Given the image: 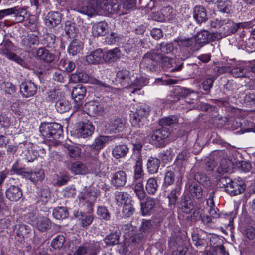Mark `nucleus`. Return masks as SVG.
Listing matches in <instances>:
<instances>
[{"mask_svg":"<svg viewBox=\"0 0 255 255\" xmlns=\"http://www.w3.org/2000/svg\"><path fill=\"white\" fill-rule=\"evenodd\" d=\"M64 97L63 92L59 89H54L47 92V100L51 102H57Z\"/></svg>","mask_w":255,"mask_h":255,"instance_id":"nucleus-39","label":"nucleus"},{"mask_svg":"<svg viewBox=\"0 0 255 255\" xmlns=\"http://www.w3.org/2000/svg\"><path fill=\"white\" fill-rule=\"evenodd\" d=\"M134 180H143V173L142 168V163L140 159H138L134 167Z\"/></svg>","mask_w":255,"mask_h":255,"instance_id":"nucleus-50","label":"nucleus"},{"mask_svg":"<svg viewBox=\"0 0 255 255\" xmlns=\"http://www.w3.org/2000/svg\"><path fill=\"white\" fill-rule=\"evenodd\" d=\"M194 205L190 200H185L182 201L181 210L183 212L189 214L194 209Z\"/></svg>","mask_w":255,"mask_h":255,"instance_id":"nucleus-60","label":"nucleus"},{"mask_svg":"<svg viewBox=\"0 0 255 255\" xmlns=\"http://www.w3.org/2000/svg\"><path fill=\"white\" fill-rule=\"evenodd\" d=\"M108 32V24L106 22L101 21L94 23L92 27V33L94 36H102Z\"/></svg>","mask_w":255,"mask_h":255,"instance_id":"nucleus-22","label":"nucleus"},{"mask_svg":"<svg viewBox=\"0 0 255 255\" xmlns=\"http://www.w3.org/2000/svg\"><path fill=\"white\" fill-rule=\"evenodd\" d=\"M6 196L11 201H17L22 197V191L18 186L11 185L6 191Z\"/></svg>","mask_w":255,"mask_h":255,"instance_id":"nucleus-17","label":"nucleus"},{"mask_svg":"<svg viewBox=\"0 0 255 255\" xmlns=\"http://www.w3.org/2000/svg\"><path fill=\"white\" fill-rule=\"evenodd\" d=\"M150 111V109L148 105H142L139 106L131 119L132 126L136 128L143 126Z\"/></svg>","mask_w":255,"mask_h":255,"instance_id":"nucleus-5","label":"nucleus"},{"mask_svg":"<svg viewBox=\"0 0 255 255\" xmlns=\"http://www.w3.org/2000/svg\"><path fill=\"white\" fill-rule=\"evenodd\" d=\"M220 182L225 185V191L231 196H236L243 193L246 187L244 182L241 179H235L232 180L229 178H223Z\"/></svg>","mask_w":255,"mask_h":255,"instance_id":"nucleus-3","label":"nucleus"},{"mask_svg":"<svg viewBox=\"0 0 255 255\" xmlns=\"http://www.w3.org/2000/svg\"><path fill=\"white\" fill-rule=\"evenodd\" d=\"M55 107L58 112L62 113L68 111L71 106L69 101L66 100L64 97L61 99L57 101L55 104Z\"/></svg>","mask_w":255,"mask_h":255,"instance_id":"nucleus-45","label":"nucleus"},{"mask_svg":"<svg viewBox=\"0 0 255 255\" xmlns=\"http://www.w3.org/2000/svg\"><path fill=\"white\" fill-rule=\"evenodd\" d=\"M96 245V243H86L79 246L74 253L73 255H84L88 253L89 251L95 250L97 248Z\"/></svg>","mask_w":255,"mask_h":255,"instance_id":"nucleus-33","label":"nucleus"},{"mask_svg":"<svg viewBox=\"0 0 255 255\" xmlns=\"http://www.w3.org/2000/svg\"><path fill=\"white\" fill-rule=\"evenodd\" d=\"M194 18L199 23L205 22L207 19V13L205 9L202 6H196L194 8Z\"/></svg>","mask_w":255,"mask_h":255,"instance_id":"nucleus-28","label":"nucleus"},{"mask_svg":"<svg viewBox=\"0 0 255 255\" xmlns=\"http://www.w3.org/2000/svg\"><path fill=\"white\" fill-rule=\"evenodd\" d=\"M38 43L39 39L37 36L29 34L22 39L21 45L25 50H29L33 46L38 45Z\"/></svg>","mask_w":255,"mask_h":255,"instance_id":"nucleus-20","label":"nucleus"},{"mask_svg":"<svg viewBox=\"0 0 255 255\" xmlns=\"http://www.w3.org/2000/svg\"><path fill=\"white\" fill-rule=\"evenodd\" d=\"M160 164V160L154 157H150L147 163L148 171L151 174H154L157 172Z\"/></svg>","mask_w":255,"mask_h":255,"instance_id":"nucleus-40","label":"nucleus"},{"mask_svg":"<svg viewBox=\"0 0 255 255\" xmlns=\"http://www.w3.org/2000/svg\"><path fill=\"white\" fill-rule=\"evenodd\" d=\"M75 217L79 218L81 220V224L82 227L89 226L91 224L93 220V217L92 215H85L84 214H82L81 212L79 214L77 213L75 215Z\"/></svg>","mask_w":255,"mask_h":255,"instance_id":"nucleus-52","label":"nucleus"},{"mask_svg":"<svg viewBox=\"0 0 255 255\" xmlns=\"http://www.w3.org/2000/svg\"><path fill=\"white\" fill-rule=\"evenodd\" d=\"M120 7L121 5L116 0L115 2H108V0H84L82 5L78 8V11L90 16L97 12L101 14L109 15L118 13Z\"/></svg>","mask_w":255,"mask_h":255,"instance_id":"nucleus-1","label":"nucleus"},{"mask_svg":"<svg viewBox=\"0 0 255 255\" xmlns=\"http://www.w3.org/2000/svg\"><path fill=\"white\" fill-rule=\"evenodd\" d=\"M143 180H134L133 185H134V191L136 196L140 200L144 199L146 197V193L144 191Z\"/></svg>","mask_w":255,"mask_h":255,"instance_id":"nucleus-34","label":"nucleus"},{"mask_svg":"<svg viewBox=\"0 0 255 255\" xmlns=\"http://www.w3.org/2000/svg\"><path fill=\"white\" fill-rule=\"evenodd\" d=\"M86 93V87L81 85H78L73 88L72 91V96L75 102L74 108L76 110L82 109L83 108V104L82 100L84 99Z\"/></svg>","mask_w":255,"mask_h":255,"instance_id":"nucleus-9","label":"nucleus"},{"mask_svg":"<svg viewBox=\"0 0 255 255\" xmlns=\"http://www.w3.org/2000/svg\"><path fill=\"white\" fill-rule=\"evenodd\" d=\"M129 149L125 144L118 145L112 150V155L116 159L124 157L128 152Z\"/></svg>","mask_w":255,"mask_h":255,"instance_id":"nucleus-32","label":"nucleus"},{"mask_svg":"<svg viewBox=\"0 0 255 255\" xmlns=\"http://www.w3.org/2000/svg\"><path fill=\"white\" fill-rule=\"evenodd\" d=\"M24 105L25 104L20 100H16L12 103L11 109L17 116L23 117L25 115Z\"/></svg>","mask_w":255,"mask_h":255,"instance_id":"nucleus-44","label":"nucleus"},{"mask_svg":"<svg viewBox=\"0 0 255 255\" xmlns=\"http://www.w3.org/2000/svg\"><path fill=\"white\" fill-rule=\"evenodd\" d=\"M179 195V191L177 189H174L172 190L170 194L168 195L169 199V205L171 206H174L176 203L178 198V195Z\"/></svg>","mask_w":255,"mask_h":255,"instance_id":"nucleus-64","label":"nucleus"},{"mask_svg":"<svg viewBox=\"0 0 255 255\" xmlns=\"http://www.w3.org/2000/svg\"><path fill=\"white\" fill-rule=\"evenodd\" d=\"M53 216L57 219H63L68 217V212L65 207H58L53 210Z\"/></svg>","mask_w":255,"mask_h":255,"instance_id":"nucleus-48","label":"nucleus"},{"mask_svg":"<svg viewBox=\"0 0 255 255\" xmlns=\"http://www.w3.org/2000/svg\"><path fill=\"white\" fill-rule=\"evenodd\" d=\"M56 37L53 34H47L43 39V44L49 48H54Z\"/></svg>","mask_w":255,"mask_h":255,"instance_id":"nucleus-59","label":"nucleus"},{"mask_svg":"<svg viewBox=\"0 0 255 255\" xmlns=\"http://www.w3.org/2000/svg\"><path fill=\"white\" fill-rule=\"evenodd\" d=\"M20 92L23 97H30L36 94L37 92V87L32 81L30 80L25 81L21 84Z\"/></svg>","mask_w":255,"mask_h":255,"instance_id":"nucleus-13","label":"nucleus"},{"mask_svg":"<svg viewBox=\"0 0 255 255\" xmlns=\"http://www.w3.org/2000/svg\"><path fill=\"white\" fill-rule=\"evenodd\" d=\"M162 14L169 21H172L175 18V12L170 6L164 7L162 10Z\"/></svg>","mask_w":255,"mask_h":255,"instance_id":"nucleus-55","label":"nucleus"},{"mask_svg":"<svg viewBox=\"0 0 255 255\" xmlns=\"http://www.w3.org/2000/svg\"><path fill=\"white\" fill-rule=\"evenodd\" d=\"M66 35L70 38H75L78 33V29L76 28L74 23L68 21L65 24L64 28Z\"/></svg>","mask_w":255,"mask_h":255,"instance_id":"nucleus-43","label":"nucleus"},{"mask_svg":"<svg viewBox=\"0 0 255 255\" xmlns=\"http://www.w3.org/2000/svg\"><path fill=\"white\" fill-rule=\"evenodd\" d=\"M158 187L156 180L155 178H150L147 180L145 188L148 194L154 195L157 190Z\"/></svg>","mask_w":255,"mask_h":255,"instance_id":"nucleus-47","label":"nucleus"},{"mask_svg":"<svg viewBox=\"0 0 255 255\" xmlns=\"http://www.w3.org/2000/svg\"><path fill=\"white\" fill-rule=\"evenodd\" d=\"M175 178V175L173 171H167L164 177L163 186L167 187L173 184L174 182Z\"/></svg>","mask_w":255,"mask_h":255,"instance_id":"nucleus-58","label":"nucleus"},{"mask_svg":"<svg viewBox=\"0 0 255 255\" xmlns=\"http://www.w3.org/2000/svg\"><path fill=\"white\" fill-rule=\"evenodd\" d=\"M157 52H158V51L160 50L163 53L168 54L171 53L173 50V45L171 43H163L160 45L159 47H157Z\"/></svg>","mask_w":255,"mask_h":255,"instance_id":"nucleus-63","label":"nucleus"},{"mask_svg":"<svg viewBox=\"0 0 255 255\" xmlns=\"http://www.w3.org/2000/svg\"><path fill=\"white\" fill-rule=\"evenodd\" d=\"M71 172L76 175H85L88 173V169L85 164L80 161H76L71 164Z\"/></svg>","mask_w":255,"mask_h":255,"instance_id":"nucleus-29","label":"nucleus"},{"mask_svg":"<svg viewBox=\"0 0 255 255\" xmlns=\"http://www.w3.org/2000/svg\"><path fill=\"white\" fill-rule=\"evenodd\" d=\"M134 212V208L130 202L124 205L122 214L125 217H128L131 216Z\"/></svg>","mask_w":255,"mask_h":255,"instance_id":"nucleus-61","label":"nucleus"},{"mask_svg":"<svg viewBox=\"0 0 255 255\" xmlns=\"http://www.w3.org/2000/svg\"><path fill=\"white\" fill-rule=\"evenodd\" d=\"M61 21V14L58 12H50L47 15L45 24L51 28L58 25Z\"/></svg>","mask_w":255,"mask_h":255,"instance_id":"nucleus-21","label":"nucleus"},{"mask_svg":"<svg viewBox=\"0 0 255 255\" xmlns=\"http://www.w3.org/2000/svg\"><path fill=\"white\" fill-rule=\"evenodd\" d=\"M82 48V43L79 40L75 39L71 42L68 48V51L70 54L74 56L79 53Z\"/></svg>","mask_w":255,"mask_h":255,"instance_id":"nucleus-36","label":"nucleus"},{"mask_svg":"<svg viewBox=\"0 0 255 255\" xmlns=\"http://www.w3.org/2000/svg\"><path fill=\"white\" fill-rule=\"evenodd\" d=\"M36 55L40 60L46 63H51L55 59L54 55L44 48H39Z\"/></svg>","mask_w":255,"mask_h":255,"instance_id":"nucleus-26","label":"nucleus"},{"mask_svg":"<svg viewBox=\"0 0 255 255\" xmlns=\"http://www.w3.org/2000/svg\"><path fill=\"white\" fill-rule=\"evenodd\" d=\"M113 137L108 136H100L97 137L92 145L87 147V148L93 149L95 150H99L103 148L105 144L109 141L113 140Z\"/></svg>","mask_w":255,"mask_h":255,"instance_id":"nucleus-23","label":"nucleus"},{"mask_svg":"<svg viewBox=\"0 0 255 255\" xmlns=\"http://www.w3.org/2000/svg\"><path fill=\"white\" fill-rule=\"evenodd\" d=\"M79 198L80 200L85 201L91 206L96 201L97 195L95 192L86 191L84 193H81L79 195Z\"/></svg>","mask_w":255,"mask_h":255,"instance_id":"nucleus-41","label":"nucleus"},{"mask_svg":"<svg viewBox=\"0 0 255 255\" xmlns=\"http://www.w3.org/2000/svg\"><path fill=\"white\" fill-rule=\"evenodd\" d=\"M39 131L45 138L56 140L62 133V128L56 123H43L39 127Z\"/></svg>","mask_w":255,"mask_h":255,"instance_id":"nucleus-2","label":"nucleus"},{"mask_svg":"<svg viewBox=\"0 0 255 255\" xmlns=\"http://www.w3.org/2000/svg\"><path fill=\"white\" fill-rule=\"evenodd\" d=\"M95 128L92 123L89 121L80 123L77 130L78 137L86 138L91 136L94 131Z\"/></svg>","mask_w":255,"mask_h":255,"instance_id":"nucleus-14","label":"nucleus"},{"mask_svg":"<svg viewBox=\"0 0 255 255\" xmlns=\"http://www.w3.org/2000/svg\"><path fill=\"white\" fill-rule=\"evenodd\" d=\"M115 199L119 206L126 204L131 202L130 195L127 192H117L116 193Z\"/></svg>","mask_w":255,"mask_h":255,"instance_id":"nucleus-42","label":"nucleus"},{"mask_svg":"<svg viewBox=\"0 0 255 255\" xmlns=\"http://www.w3.org/2000/svg\"><path fill=\"white\" fill-rule=\"evenodd\" d=\"M66 153L71 158H77L80 156L81 149L78 146L74 144H65L64 146Z\"/></svg>","mask_w":255,"mask_h":255,"instance_id":"nucleus-38","label":"nucleus"},{"mask_svg":"<svg viewBox=\"0 0 255 255\" xmlns=\"http://www.w3.org/2000/svg\"><path fill=\"white\" fill-rule=\"evenodd\" d=\"M65 239L63 235H60L53 239L51 242V246L55 249H60L64 245Z\"/></svg>","mask_w":255,"mask_h":255,"instance_id":"nucleus-54","label":"nucleus"},{"mask_svg":"<svg viewBox=\"0 0 255 255\" xmlns=\"http://www.w3.org/2000/svg\"><path fill=\"white\" fill-rule=\"evenodd\" d=\"M170 134V129L167 127H162L156 130L151 136V142L156 147H164L165 144L164 140Z\"/></svg>","mask_w":255,"mask_h":255,"instance_id":"nucleus-6","label":"nucleus"},{"mask_svg":"<svg viewBox=\"0 0 255 255\" xmlns=\"http://www.w3.org/2000/svg\"><path fill=\"white\" fill-rule=\"evenodd\" d=\"M221 39V36L218 32L210 33L207 30H202L197 34L196 40L200 44H206L210 41L219 40Z\"/></svg>","mask_w":255,"mask_h":255,"instance_id":"nucleus-12","label":"nucleus"},{"mask_svg":"<svg viewBox=\"0 0 255 255\" xmlns=\"http://www.w3.org/2000/svg\"><path fill=\"white\" fill-rule=\"evenodd\" d=\"M125 120L121 118L111 119L108 124L107 130L110 133H118L122 131L125 126Z\"/></svg>","mask_w":255,"mask_h":255,"instance_id":"nucleus-15","label":"nucleus"},{"mask_svg":"<svg viewBox=\"0 0 255 255\" xmlns=\"http://www.w3.org/2000/svg\"><path fill=\"white\" fill-rule=\"evenodd\" d=\"M247 71V69L243 67H236L230 69L231 74L235 77H246Z\"/></svg>","mask_w":255,"mask_h":255,"instance_id":"nucleus-56","label":"nucleus"},{"mask_svg":"<svg viewBox=\"0 0 255 255\" xmlns=\"http://www.w3.org/2000/svg\"><path fill=\"white\" fill-rule=\"evenodd\" d=\"M103 53L101 49H96L92 51L90 54L86 57V60L90 64L99 63L102 58H103Z\"/></svg>","mask_w":255,"mask_h":255,"instance_id":"nucleus-31","label":"nucleus"},{"mask_svg":"<svg viewBox=\"0 0 255 255\" xmlns=\"http://www.w3.org/2000/svg\"><path fill=\"white\" fill-rule=\"evenodd\" d=\"M251 22H245L235 23L230 20H224V23L222 27V30L218 32L221 36V39L236 33L237 30L241 28H246L250 27Z\"/></svg>","mask_w":255,"mask_h":255,"instance_id":"nucleus-4","label":"nucleus"},{"mask_svg":"<svg viewBox=\"0 0 255 255\" xmlns=\"http://www.w3.org/2000/svg\"><path fill=\"white\" fill-rule=\"evenodd\" d=\"M178 123V119L175 116H171L162 118L159 124L162 127L173 126Z\"/></svg>","mask_w":255,"mask_h":255,"instance_id":"nucleus-51","label":"nucleus"},{"mask_svg":"<svg viewBox=\"0 0 255 255\" xmlns=\"http://www.w3.org/2000/svg\"><path fill=\"white\" fill-rule=\"evenodd\" d=\"M190 196L195 199H200L203 196V190L201 185L195 182L190 184L188 187Z\"/></svg>","mask_w":255,"mask_h":255,"instance_id":"nucleus-25","label":"nucleus"},{"mask_svg":"<svg viewBox=\"0 0 255 255\" xmlns=\"http://www.w3.org/2000/svg\"><path fill=\"white\" fill-rule=\"evenodd\" d=\"M80 110L85 111L92 116L102 115L104 112L103 105L98 101H90L83 105V108Z\"/></svg>","mask_w":255,"mask_h":255,"instance_id":"nucleus-8","label":"nucleus"},{"mask_svg":"<svg viewBox=\"0 0 255 255\" xmlns=\"http://www.w3.org/2000/svg\"><path fill=\"white\" fill-rule=\"evenodd\" d=\"M45 177L44 170L42 169H37L34 171H27L25 178L30 180L34 184L41 182Z\"/></svg>","mask_w":255,"mask_h":255,"instance_id":"nucleus-16","label":"nucleus"},{"mask_svg":"<svg viewBox=\"0 0 255 255\" xmlns=\"http://www.w3.org/2000/svg\"><path fill=\"white\" fill-rule=\"evenodd\" d=\"M12 46V43L10 41H4L0 45V54L4 55L10 60L16 62L17 63L21 64L23 62V60L10 51Z\"/></svg>","mask_w":255,"mask_h":255,"instance_id":"nucleus-11","label":"nucleus"},{"mask_svg":"<svg viewBox=\"0 0 255 255\" xmlns=\"http://www.w3.org/2000/svg\"><path fill=\"white\" fill-rule=\"evenodd\" d=\"M120 235L118 233L115 232L107 235L104 239L107 246H112L119 243Z\"/></svg>","mask_w":255,"mask_h":255,"instance_id":"nucleus-46","label":"nucleus"},{"mask_svg":"<svg viewBox=\"0 0 255 255\" xmlns=\"http://www.w3.org/2000/svg\"><path fill=\"white\" fill-rule=\"evenodd\" d=\"M140 40H138L137 39L136 40L133 39L129 40L124 46L125 50L127 53L135 50L137 47L138 46V45L140 44Z\"/></svg>","mask_w":255,"mask_h":255,"instance_id":"nucleus-53","label":"nucleus"},{"mask_svg":"<svg viewBox=\"0 0 255 255\" xmlns=\"http://www.w3.org/2000/svg\"><path fill=\"white\" fill-rule=\"evenodd\" d=\"M36 226L39 231L44 232L50 228L51 222L50 219L46 217H40L37 221Z\"/></svg>","mask_w":255,"mask_h":255,"instance_id":"nucleus-37","label":"nucleus"},{"mask_svg":"<svg viewBox=\"0 0 255 255\" xmlns=\"http://www.w3.org/2000/svg\"><path fill=\"white\" fill-rule=\"evenodd\" d=\"M13 14L18 22H22L27 15L26 9L24 7H14L11 8L0 10V19L6 15Z\"/></svg>","mask_w":255,"mask_h":255,"instance_id":"nucleus-10","label":"nucleus"},{"mask_svg":"<svg viewBox=\"0 0 255 255\" xmlns=\"http://www.w3.org/2000/svg\"><path fill=\"white\" fill-rule=\"evenodd\" d=\"M141 210L144 216L149 215L153 210L155 205V200L152 198H147L144 202H141Z\"/></svg>","mask_w":255,"mask_h":255,"instance_id":"nucleus-27","label":"nucleus"},{"mask_svg":"<svg viewBox=\"0 0 255 255\" xmlns=\"http://www.w3.org/2000/svg\"><path fill=\"white\" fill-rule=\"evenodd\" d=\"M89 76L84 72H76L71 74L69 80L70 82L77 83L79 82L87 83L89 81Z\"/></svg>","mask_w":255,"mask_h":255,"instance_id":"nucleus-30","label":"nucleus"},{"mask_svg":"<svg viewBox=\"0 0 255 255\" xmlns=\"http://www.w3.org/2000/svg\"><path fill=\"white\" fill-rule=\"evenodd\" d=\"M121 51L118 48L110 50L103 53V58L106 63H113L120 59Z\"/></svg>","mask_w":255,"mask_h":255,"instance_id":"nucleus-19","label":"nucleus"},{"mask_svg":"<svg viewBox=\"0 0 255 255\" xmlns=\"http://www.w3.org/2000/svg\"><path fill=\"white\" fill-rule=\"evenodd\" d=\"M66 79V75L64 71L57 70L53 74V79L57 82L64 83Z\"/></svg>","mask_w":255,"mask_h":255,"instance_id":"nucleus-62","label":"nucleus"},{"mask_svg":"<svg viewBox=\"0 0 255 255\" xmlns=\"http://www.w3.org/2000/svg\"><path fill=\"white\" fill-rule=\"evenodd\" d=\"M129 71L126 70H122L118 71L116 75V79L122 86H125L127 84L129 83L130 77Z\"/></svg>","mask_w":255,"mask_h":255,"instance_id":"nucleus-35","label":"nucleus"},{"mask_svg":"<svg viewBox=\"0 0 255 255\" xmlns=\"http://www.w3.org/2000/svg\"><path fill=\"white\" fill-rule=\"evenodd\" d=\"M97 213L100 219L105 220H109L110 219V213L105 206L99 207L97 209Z\"/></svg>","mask_w":255,"mask_h":255,"instance_id":"nucleus-57","label":"nucleus"},{"mask_svg":"<svg viewBox=\"0 0 255 255\" xmlns=\"http://www.w3.org/2000/svg\"><path fill=\"white\" fill-rule=\"evenodd\" d=\"M127 181V175L125 171L120 170L114 173L111 178V183L116 187L123 186Z\"/></svg>","mask_w":255,"mask_h":255,"instance_id":"nucleus-18","label":"nucleus"},{"mask_svg":"<svg viewBox=\"0 0 255 255\" xmlns=\"http://www.w3.org/2000/svg\"><path fill=\"white\" fill-rule=\"evenodd\" d=\"M145 135L139 131L134 132L132 137L133 149L139 151L144 143Z\"/></svg>","mask_w":255,"mask_h":255,"instance_id":"nucleus-24","label":"nucleus"},{"mask_svg":"<svg viewBox=\"0 0 255 255\" xmlns=\"http://www.w3.org/2000/svg\"><path fill=\"white\" fill-rule=\"evenodd\" d=\"M218 10L225 13H230L233 8L232 2L230 1H220L218 5Z\"/></svg>","mask_w":255,"mask_h":255,"instance_id":"nucleus-49","label":"nucleus"},{"mask_svg":"<svg viewBox=\"0 0 255 255\" xmlns=\"http://www.w3.org/2000/svg\"><path fill=\"white\" fill-rule=\"evenodd\" d=\"M160 57H161L157 55V52L156 51L146 53L140 62V68L151 71H154Z\"/></svg>","mask_w":255,"mask_h":255,"instance_id":"nucleus-7","label":"nucleus"}]
</instances>
